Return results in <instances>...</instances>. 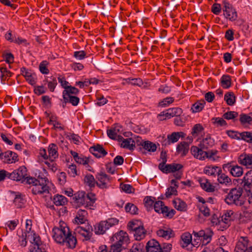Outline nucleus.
I'll list each match as a JSON object with an SVG mask.
<instances>
[{"instance_id": "nucleus-14", "label": "nucleus", "mask_w": 252, "mask_h": 252, "mask_svg": "<svg viewBox=\"0 0 252 252\" xmlns=\"http://www.w3.org/2000/svg\"><path fill=\"white\" fill-rule=\"evenodd\" d=\"M245 191L252 192V170L248 171L242 181Z\"/></svg>"}, {"instance_id": "nucleus-47", "label": "nucleus", "mask_w": 252, "mask_h": 252, "mask_svg": "<svg viewBox=\"0 0 252 252\" xmlns=\"http://www.w3.org/2000/svg\"><path fill=\"white\" fill-rule=\"evenodd\" d=\"M218 176V180L220 184L227 185L231 183V179L225 174H221L220 173Z\"/></svg>"}, {"instance_id": "nucleus-13", "label": "nucleus", "mask_w": 252, "mask_h": 252, "mask_svg": "<svg viewBox=\"0 0 252 252\" xmlns=\"http://www.w3.org/2000/svg\"><path fill=\"white\" fill-rule=\"evenodd\" d=\"M185 134L183 132H173L170 134H168L167 138L162 141V145L168 146L171 143L177 142L180 137H184Z\"/></svg>"}, {"instance_id": "nucleus-46", "label": "nucleus", "mask_w": 252, "mask_h": 252, "mask_svg": "<svg viewBox=\"0 0 252 252\" xmlns=\"http://www.w3.org/2000/svg\"><path fill=\"white\" fill-rule=\"evenodd\" d=\"M230 173L234 177H240L243 173V168L238 165L233 166Z\"/></svg>"}, {"instance_id": "nucleus-11", "label": "nucleus", "mask_w": 252, "mask_h": 252, "mask_svg": "<svg viewBox=\"0 0 252 252\" xmlns=\"http://www.w3.org/2000/svg\"><path fill=\"white\" fill-rule=\"evenodd\" d=\"M249 246V241L247 237H241L236 244L234 252H247L250 251V248H252Z\"/></svg>"}, {"instance_id": "nucleus-20", "label": "nucleus", "mask_w": 252, "mask_h": 252, "mask_svg": "<svg viewBox=\"0 0 252 252\" xmlns=\"http://www.w3.org/2000/svg\"><path fill=\"white\" fill-rule=\"evenodd\" d=\"M240 164L246 166L247 168H252V155L242 154L238 158Z\"/></svg>"}, {"instance_id": "nucleus-22", "label": "nucleus", "mask_w": 252, "mask_h": 252, "mask_svg": "<svg viewBox=\"0 0 252 252\" xmlns=\"http://www.w3.org/2000/svg\"><path fill=\"white\" fill-rule=\"evenodd\" d=\"M110 248L108 249L106 245H103L100 247V252H121L124 249L121 245L115 244L112 242Z\"/></svg>"}, {"instance_id": "nucleus-27", "label": "nucleus", "mask_w": 252, "mask_h": 252, "mask_svg": "<svg viewBox=\"0 0 252 252\" xmlns=\"http://www.w3.org/2000/svg\"><path fill=\"white\" fill-rule=\"evenodd\" d=\"M142 147L150 152H154L156 151L157 147L156 144L150 141H142L140 143Z\"/></svg>"}, {"instance_id": "nucleus-7", "label": "nucleus", "mask_w": 252, "mask_h": 252, "mask_svg": "<svg viewBox=\"0 0 252 252\" xmlns=\"http://www.w3.org/2000/svg\"><path fill=\"white\" fill-rule=\"evenodd\" d=\"M111 241L115 244H122V246L125 249L129 243V239L127 233L123 230H121L113 236Z\"/></svg>"}, {"instance_id": "nucleus-51", "label": "nucleus", "mask_w": 252, "mask_h": 252, "mask_svg": "<svg viewBox=\"0 0 252 252\" xmlns=\"http://www.w3.org/2000/svg\"><path fill=\"white\" fill-rule=\"evenodd\" d=\"M240 121L243 125L246 123L251 124L252 121V117L247 115V114H242L240 115Z\"/></svg>"}, {"instance_id": "nucleus-33", "label": "nucleus", "mask_w": 252, "mask_h": 252, "mask_svg": "<svg viewBox=\"0 0 252 252\" xmlns=\"http://www.w3.org/2000/svg\"><path fill=\"white\" fill-rule=\"evenodd\" d=\"M54 204L56 206H63L67 203V198L62 195H56L53 199Z\"/></svg>"}, {"instance_id": "nucleus-16", "label": "nucleus", "mask_w": 252, "mask_h": 252, "mask_svg": "<svg viewBox=\"0 0 252 252\" xmlns=\"http://www.w3.org/2000/svg\"><path fill=\"white\" fill-rule=\"evenodd\" d=\"M96 179L99 182H96V185L101 189L107 188V184L110 182L109 177L104 173H98L96 176Z\"/></svg>"}, {"instance_id": "nucleus-35", "label": "nucleus", "mask_w": 252, "mask_h": 252, "mask_svg": "<svg viewBox=\"0 0 252 252\" xmlns=\"http://www.w3.org/2000/svg\"><path fill=\"white\" fill-rule=\"evenodd\" d=\"M58 147L54 144H51L48 148L49 158L50 159H55L58 157Z\"/></svg>"}, {"instance_id": "nucleus-49", "label": "nucleus", "mask_w": 252, "mask_h": 252, "mask_svg": "<svg viewBox=\"0 0 252 252\" xmlns=\"http://www.w3.org/2000/svg\"><path fill=\"white\" fill-rule=\"evenodd\" d=\"M241 140L252 143V132L249 131L241 132Z\"/></svg>"}, {"instance_id": "nucleus-56", "label": "nucleus", "mask_w": 252, "mask_h": 252, "mask_svg": "<svg viewBox=\"0 0 252 252\" xmlns=\"http://www.w3.org/2000/svg\"><path fill=\"white\" fill-rule=\"evenodd\" d=\"M226 133L231 138L241 140V133L240 132L233 130H227Z\"/></svg>"}, {"instance_id": "nucleus-12", "label": "nucleus", "mask_w": 252, "mask_h": 252, "mask_svg": "<svg viewBox=\"0 0 252 252\" xmlns=\"http://www.w3.org/2000/svg\"><path fill=\"white\" fill-rule=\"evenodd\" d=\"M45 247V245L40 241L39 237H34L33 242L30 246L29 252H46Z\"/></svg>"}, {"instance_id": "nucleus-6", "label": "nucleus", "mask_w": 252, "mask_h": 252, "mask_svg": "<svg viewBox=\"0 0 252 252\" xmlns=\"http://www.w3.org/2000/svg\"><path fill=\"white\" fill-rule=\"evenodd\" d=\"M27 168L24 166H20L18 169L14 170L12 172L8 174V178L16 181H25L28 178Z\"/></svg>"}, {"instance_id": "nucleus-5", "label": "nucleus", "mask_w": 252, "mask_h": 252, "mask_svg": "<svg viewBox=\"0 0 252 252\" xmlns=\"http://www.w3.org/2000/svg\"><path fill=\"white\" fill-rule=\"evenodd\" d=\"M119 222V220L114 218H109L106 220L101 221L94 227V232L97 234H103L110 227H112Z\"/></svg>"}, {"instance_id": "nucleus-60", "label": "nucleus", "mask_w": 252, "mask_h": 252, "mask_svg": "<svg viewBox=\"0 0 252 252\" xmlns=\"http://www.w3.org/2000/svg\"><path fill=\"white\" fill-rule=\"evenodd\" d=\"M160 158L162 159V162L159 164L158 168L160 170L162 168H163L165 165L166 161L167 158L166 157V152L162 151L160 153Z\"/></svg>"}, {"instance_id": "nucleus-29", "label": "nucleus", "mask_w": 252, "mask_h": 252, "mask_svg": "<svg viewBox=\"0 0 252 252\" xmlns=\"http://www.w3.org/2000/svg\"><path fill=\"white\" fill-rule=\"evenodd\" d=\"M221 172L220 168L218 166H207L204 169V173L209 175L216 176Z\"/></svg>"}, {"instance_id": "nucleus-59", "label": "nucleus", "mask_w": 252, "mask_h": 252, "mask_svg": "<svg viewBox=\"0 0 252 252\" xmlns=\"http://www.w3.org/2000/svg\"><path fill=\"white\" fill-rule=\"evenodd\" d=\"M126 80L128 83L132 85L140 86L143 84L142 81L140 78H134L131 79H130V78H128L126 79Z\"/></svg>"}, {"instance_id": "nucleus-28", "label": "nucleus", "mask_w": 252, "mask_h": 252, "mask_svg": "<svg viewBox=\"0 0 252 252\" xmlns=\"http://www.w3.org/2000/svg\"><path fill=\"white\" fill-rule=\"evenodd\" d=\"M79 92V90L75 87L69 86L63 92V97L75 95Z\"/></svg>"}, {"instance_id": "nucleus-21", "label": "nucleus", "mask_w": 252, "mask_h": 252, "mask_svg": "<svg viewBox=\"0 0 252 252\" xmlns=\"http://www.w3.org/2000/svg\"><path fill=\"white\" fill-rule=\"evenodd\" d=\"M157 235L167 240L175 236V233L172 229L164 227L157 231Z\"/></svg>"}, {"instance_id": "nucleus-3", "label": "nucleus", "mask_w": 252, "mask_h": 252, "mask_svg": "<svg viewBox=\"0 0 252 252\" xmlns=\"http://www.w3.org/2000/svg\"><path fill=\"white\" fill-rule=\"evenodd\" d=\"M243 188L241 187L231 189L224 199L225 202L228 205L242 206L245 203V198L243 195Z\"/></svg>"}, {"instance_id": "nucleus-43", "label": "nucleus", "mask_w": 252, "mask_h": 252, "mask_svg": "<svg viewBox=\"0 0 252 252\" xmlns=\"http://www.w3.org/2000/svg\"><path fill=\"white\" fill-rule=\"evenodd\" d=\"M84 182L91 188L94 187L95 185L96 184L94 176L90 174H87L85 176Z\"/></svg>"}, {"instance_id": "nucleus-31", "label": "nucleus", "mask_w": 252, "mask_h": 252, "mask_svg": "<svg viewBox=\"0 0 252 252\" xmlns=\"http://www.w3.org/2000/svg\"><path fill=\"white\" fill-rule=\"evenodd\" d=\"M214 144V140L210 136H207L203 139L200 143V146L201 148L207 150L212 147Z\"/></svg>"}, {"instance_id": "nucleus-45", "label": "nucleus", "mask_w": 252, "mask_h": 252, "mask_svg": "<svg viewBox=\"0 0 252 252\" xmlns=\"http://www.w3.org/2000/svg\"><path fill=\"white\" fill-rule=\"evenodd\" d=\"M224 100L229 105H233L235 102V96L232 92L227 93L224 95Z\"/></svg>"}, {"instance_id": "nucleus-44", "label": "nucleus", "mask_w": 252, "mask_h": 252, "mask_svg": "<svg viewBox=\"0 0 252 252\" xmlns=\"http://www.w3.org/2000/svg\"><path fill=\"white\" fill-rule=\"evenodd\" d=\"M14 203L17 208H22L25 203V200L21 194L18 193L15 197Z\"/></svg>"}, {"instance_id": "nucleus-58", "label": "nucleus", "mask_w": 252, "mask_h": 252, "mask_svg": "<svg viewBox=\"0 0 252 252\" xmlns=\"http://www.w3.org/2000/svg\"><path fill=\"white\" fill-rule=\"evenodd\" d=\"M238 115V113L234 111H229L224 113L223 117L224 119L227 120L233 119L237 117Z\"/></svg>"}, {"instance_id": "nucleus-54", "label": "nucleus", "mask_w": 252, "mask_h": 252, "mask_svg": "<svg viewBox=\"0 0 252 252\" xmlns=\"http://www.w3.org/2000/svg\"><path fill=\"white\" fill-rule=\"evenodd\" d=\"M25 79L32 86L34 85L36 83V77L34 73H31L29 75H27Z\"/></svg>"}, {"instance_id": "nucleus-40", "label": "nucleus", "mask_w": 252, "mask_h": 252, "mask_svg": "<svg viewBox=\"0 0 252 252\" xmlns=\"http://www.w3.org/2000/svg\"><path fill=\"white\" fill-rule=\"evenodd\" d=\"M213 234V232L210 229H206L205 234L200 239V241H202L205 245L208 244L211 241Z\"/></svg>"}, {"instance_id": "nucleus-37", "label": "nucleus", "mask_w": 252, "mask_h": 252, "mask_svg": "<svg viewBox=\"0 0 252 252\" xmlns=\"http://www.w3.org/2000/svg\"><path fill=\"white\" fill-rule=\"evenodd\" d=\"M120 128L121 127L119 126H115L114 127L107 130V133L108 136L112 139L116 140L117 138L118 133L120 131Z\"/></svg>"}, {"instance_id": "nucleus-30", "label": "nucleus", "mask_w": 252, "mask_h": 252, "mask_svg": "<svg viewBox=\"0 0 252 252\" xmlns=\"http://www.w3.org/2000/svg\"><path fill=\"white\" fill-rule=\"evenodd\" d=\"M189 150V144L186 142H181L177 147V152L182 153L183 156L187 155Z\"/></svg>"}, {"instance_id": "nucleus-1", "label": "nucleus", "mask_w": 252, "mask_h": 252, "mask_svg": "<svg viewBox=\"0 0 252 252\" xmlns=\"http://www.w3.org/2000/svg\"><path fill=\"white\" fill-rule=\"evenodd\" d=\"M52 232L53 237L57 243L69 249H74L75 247L77 244L76 238L71 233L65 223L60 225L59 227H54Z\"/></svg>"}, {"instance_id": "nucleus-36", "label": "nucleus", "mask_w": 252, "mask_h": 252, "mask_svg": "<svg viewBox=\"0 0 252 252\" xmlns=\"http://www.w3.org/2000/svg\"><path fill=\"white\" fill-rule=\"evenodd\" d=\"M64 103L66 104L67 103H71L73 106H77L79 102L80 99L78 97L75 95L64 96L63 97Z\"/></svg>"}, {"instance_id": "nucleus-39", "label": "nucleus", "mask_w": 252, "mask_h": 252, "mask_svg": "<svg viewBox=\"0 0 252 252\" xmlns=\"http://www.w3.org/2000/svg\"><path fill=\"white\" fill-rule=\"evenodd\" d=\"M181 238L183 242L182 244V247L184 248L187 247L190 243L192 240L191 235L188 232L184 233L181 235Z\"/></svg>"}, {"instance_id": "nucleus-23", "label": "nucleus", "mask_w": 252, "mask_h": 252, "mask_svg": "<svg viewBox=\"0 0 252 252\" xmlns=\"http://www.w3.org/2000/svg\"><path fill=\"white\" fill-rule=\"evenodd\" d=\"M203 150V149L201 148V147L199 148L196 146H192L190 149V152L192 155L196 158L204 160L205 159L206 154Z\"/></svg>"}, {"instance_id": "nucleus-32", "label": "nucleus", "mask_w": 252, "mask_h": 252, "mask_svg": "<svg viewBox=\"0 0 252 252\" xmlns=\"http://www.w3.org/2000/svg\"><path fill=\"white\" fill-rule=\"evenodd\" d=\"M205 104L206 102L203 99L197 101L192 105L191 108L192 112L197 113L200 112L204 108Z\"/></svg>"}, {"instance_id": "nucleus-48", "label": "nucleus", "mask_w": 252, "mask_h": 252, "mask_svg": "<svg viewBox=\"0 0 252 252\" xmlns=\"http://www.w3.org/2000/svg\"><path fill=\"white\" fill-rule=\"evenodd\" d=\"M49 62L47 61H43L40 63L39 65V69L41 73L43 74H47L49 73V70L48 69V65Z\"/></svg>"}, {"instance_id": "nucleus-63", "label": "nucleus", "mask_w": 252, "mask_h": 252, "mask_svg": "<svg viewBox=\"0 0 252 252\" xmlns=\"http://www.w3.org/2000/svg\"><path fill=\"white\" fill-rule=\"evenodd\" d=\"M156 198L151 196H146L144 198L145 205L146 206H152L154 205Z\"/></svg>"}, {"instance_id": "nucleus-55", "label": "nucleus", "mask_w": 252, "mask_h": 252, "mask_svg": "<svg viewBox=\"0 0 252 252\" xmlns=\"http://www.w3.org/2000/svg\"><path fill=\"white\" fill-rule=\"evenodd\" d=\"M168 111L171 112L172 117L180 116L183 112L182 109L179 107L169 108Z\"/></svg>"}, {"instance_id": "nucleus-26", "label": "nucleus", "mask_w": 252, "mask_h": 252, "mask_svg": "<svg viewBox=\"0 0 252 252\" xmlns=\"http://www.w3.org/2000/svg\"><path fill=\"white\" fill-rule=\"evenodd\" d=\"M134 232V236L135 239L140 241L145 237L147 231L144 229V226L141 225L138 227Z\"/></svg>"}, {"instance_id": "nucleus-57", "label": "nucleus", "mask_w": 252, "mask_h": 252, "mask_svg": "<svg viewBox=\"0 0 252 252\" xmlns=\"http://www.w3.org/2000/svg\"><path fill=\"white\" fill-rule=\"evenodd\" d=\"M48 82V87L51 92L54 91L55 88L57 85V81L56 78L55 77H51V80L47 81Z\"/></svg>"}, {"instance_id": "nucleus-17", "label": "nucleus", "mask_w": 252, "mask_h": 252, "mask_svg": "<svg viewBox=\"0 0 252 252\" xmlns=\"http://www.w3.org/2000/svg\"><path fill=\"white\" fill-rule=\"evenodd\" d=\"M147 252H162V248L158 242L155 239L149 241L146 246Z\"/></svg>"}, {"instance_id": "nucleus-19", "label": "nucleus", "mask_w": 252, "mask_h": 252, "mask_svg": "<svg viewBox=\"0 0 252 252\" xmlns=\"http://www.w3.org/2000/svg\"><path fill=\"white\" fill-rule=\"evenodd\" d=\"M183 166L179 163L168 164L165 165L160 170L164 173H175L178 170H181Z\"/></svg>"}, {"instance_id": "nucleus-41", "label": "nucleus", "mask_w": 252, "mask_h": 252, "mask_svg": "<svg viewBox=\"0 0 252 252\" xmlns=\"http://www.w3.org/2000/svg\"><path fill=\"white\" fill-rule=\"evenodd\" d=\"M125 210L127 213H129L132 215L137 214L138 208L133 204L127 203L125 206Z\"/></svg>"}, {"instance_id": "nucleus-38", "label": "nucleus", "mask_w": 252, "mask_h": 252, "mask_svg": "<svg viewBox=\"0 0 252 252\" xmlns=\"http://www.w3.org/2000/svg\"><path fill=\"white\" fill-rule=\"evenodd\" d=\"M221 86L225 89L229 88L231 86V79L230 76L223 75L220 79Z\"/></svg>"}, {"instance_id": "nucleus-4", "label": "nucleus", "mask_w": 252, "mask_h": 252, "mask_svg": "<svg viewBox=\"0 0 252 252\" xmlns=\"http://www.w3.org/2000/svg\"><path fill=\"white\" fill-rule=\"evenodd\" d=\"M73 199L78 206H85L86 208L91 209L95 201V195L93 193L86 194L85 191H78L74 194Z\"/></svg>"}, {"instance_id": "nucleus-8", "label": "nucleus", "mask_w": 252, "mask_h": 252, "mask_svg": "<svg viewBox=\"0 0 252 252\" xmlns=\"http://www.w3.org/2000/svg\"><path fill=\"white\" fill-rule=\"evenodd\" d=\"M155 211L158 213H162L166 217L169 218H172L175 213V211L173 209L169 210V208L164 206L163 202L161 201H156L154 203Z\"/></svg>"}, {"instance_id": "nucleus-2", "label": "nucleus", "mask_w": 252, "mask_h": 252, "mask_svg": "<svg viewBox=\"0 0 252 252\" xmlns=\"http://www.w3.org/2000/svg\"><path fill=\"white\" fill-rule=\"evenodd\" d=\"M26 183L32 185V191L34 194L49 193V181L46 177L38 179L34 177H29L27 179Z\"/></svg>"}, {"instance_id": "nucleus-34", "label": "nucleus", "mask_w": 252, "mask_h": 252, "mask_svg": "<svg viewBox=\"0 0 252 252\" xmlns=\"http://www.w3.org/2000/svg\"><path fill=\"white\" fill-rule=\"evenodd\" d=\"M135 145V141L131 138L124 139V141L121 144L122 147L129 150H133Z\"/></svg>"}, {"instance_id": "nucleus-25", "label": "nucleus", "mask_w": 252, "mask_h": 252, "mask_svg": "<svg viewBox=\"0 0 252 252\" xmlns=\"http://www.w3.org/2000/svg\"><path fill=\"white\" fill-rule=\"evenodd\" d=\"M198 181L201 188L207 192H212L215 191V186H213L207 179L200 178Z\"/></svg>"}, {"instance_id": "nucleus-61", "label": "nucleus", "mask_w": 252, "mask_h": 252, "mask_svg": "<svg viewBox=\"0 0 252 252\" xmlns=\"http://www.w3.org/2000/svg\"><path fill=\"white\" fill-rule=\"evenodd\" d=\"M177 189L174 187H170L167 189L165 193L166 197L169 198L172 195H176L177 193Z\"/></svg>"}, {"instance_id": "nucleus-15", "label": "nucleus", "mask_w": 252, "mask_h": 252, "mask_svg": "<svg viewBox=\"0 0 252 252\" xmlns=\"http://www.w3.org/2000/svg\"><path fill=\"white\" fill-rule=\"evenodd\" d=\"M0 158L5 163H13L18 160L17 154L10 151L2 153Z\"/></svg>"}, {"instance_id": "nucleus-9", "label": "nucleus", "mask_w": 252, "mask_h": 252, "mask_svg": "<svg viewBox=\"0 0 252 252\" xmlns=\"http://www.w3.org/2000/svg\"><path fill=\"white\" fill-rule=\"evenodd\" d=\"M223 5L222 10L225 17L230 21H235L237 18V14L232 5L226 0L223 1Z\"/></svg>"}, {"instance_id": "nucleus-42", "label": "nucleus", "mask_w": 252, "mask_h": 252, "mask_svg": "<svg viewBox=\"0 0 252 252\" xmlns=\"http://www.w3.org/2000/svg\"><path fill=\"white\" fill-rule=\"evenodd\" d=\"M175 208L179 211H184L186 210L187 207L186 203L180 199L174 201Z\"/></svg>"}, {"instance_id": "nucleus-64", "label": "nucleus", "mask_w": 252, "mask_h": 252, "mask_svg": "<svg viewBox=\"0 0 252 252\" xmlns=\"http://www.w3.org/2000/svg\"><path fill=\"white\" fill-rule=\"evenodd\" d=\"M221 5L219 3H214L212 6V12L216 14L219 15L221 11Z\"/></svg>"}, {"instance_id": "nucleus-50", "label": "nucleus", "mask_w": 252, "mask_h": 252, "mask_svg": "<svg viewBox=\"0 0 252 252\" xmlns=\"http://www.w3.org/2000/svg\"><path fill=\"white\" fill-rule=\"evenodd\" d=\"M198 207L199 209L200 212H201L205 217L210 216V209L206 205L199 204Z\"/></svg>"}, {"instance_id": "nucleus-52", "label": "nucleus", "mask_w": 252, "mask_h": 252, "mask_svg": "<svg viewBox=\"0 0 252 252\" xmlns=\"http://www.w3.org/2000/svg\"><path fill=\"white\" fill-rule=\"evenodd\" d=\"M45 164L47 166L49 169L54 172L57 170V164L54 161V159H50V161H45Z\"/></svg>"}, {"instance_id": "nucleus-53", "label": "nucleus", "mask_w": 252, "mask_h": 252, "mask_svg": "<svg viewBox=\"0 0 252 252\" xmlns=\"http://www.w3.org/2000/svg\"><path fill=\"white\" fill-rule=\"evenodd\" d=\"M174 100L173 97H167L163 99L162 101L159 102V105L162 107H165L170 104L172 103Z\"/></svg>"}, {"instance_id": "nucleus-24", "label": "nucleus", "mask_w": 252, "mask_h": 252, "mask_svg": "<svg viewBox=\"0 0 252 252\" xmlns=\"http://www.w3.org/2000/svg\"><path fill=\"white\" fill-rule=\"evenodd\" d=\"M233 212L231 210L227 211L221 218L220 223L223 228H227L230 225V222L232 220V216L233 215Z\"/></svg>"}, {"instance_id": "nucleus-10", "label": "nucleus", "mask_w": 252, "mask_h": 252, "mask_svg": "<svg viewBox=\"0 0 252 252\" xmlns=\"http://www.w3.org/2000/svg\"><path fill=\"white\" fill-rule=\"evenodd\" d=\"M92 231V226L89 224L85 225V226H78L75 229V233L82 236L84 238V241L90 240L93 234Z\"/></svg>"}, {"instance_id": "nucleus-18", "label": "nucleus", "mask_w": 252, "mask_h": 252, "mask_svg": "<svg viewBox=\"0 0 252 252\" xmlns=\"http://www.w3.org/2000/svg\"><path fill=\"white\" fill-rule=\"evenodd\" d=\"M90 152L98 158L104 157L107 154V152L103 147L99 144L91 147L90 148Z\"/></svg>"}, {"instance_id": "nucleus-62", "label": "nucleus", "mask_w": 252, "mask_h": 252, "mask_svg": "<svg viewBox=\"0 0 252 252\" xmlns=\"http://www.w3.org/2000/svg\"><path fill=\"white\" fill-rule=\"evenodd\" d=\"M203 126L200 124H196L192 128L191 134L194 135V134H199L202 130H203Z\"/></svg>"}]
</instances>
